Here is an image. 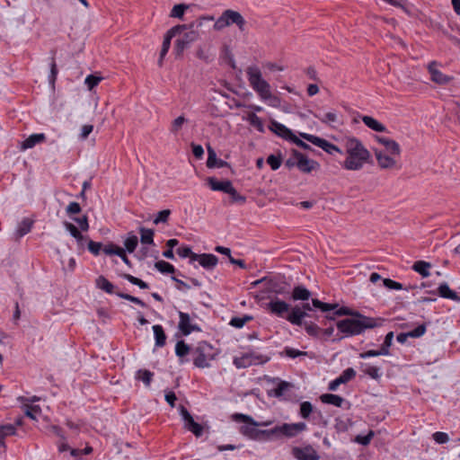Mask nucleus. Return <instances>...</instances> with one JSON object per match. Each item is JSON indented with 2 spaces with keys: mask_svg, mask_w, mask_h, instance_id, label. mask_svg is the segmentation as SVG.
<instances>
[{
  "mask_svg": "<svg viewBox=\"0 0 460 460\" xmlns=\"http://www.w3.org/2000/svg\"><path fill=\"white\" fill-rule=\"evenodd\" d=\"M379 321L381 320L367 317L357 313L354 317L346 318L337 323V329L339 332L342 334L339 339L359 335L367 329H373L379 326Z\"/></svg>",
  "mask_w": 460,
  "mask_h": 460,
  "instance_id": "obj_1",
  "label": "nucleus"
},
{
  "mask_svg": "<svg viewBox=\"0 0 460 460\" xmlns=\"http://www.w3.org/2000/svg\"><path fill=\"white\" fill-rule=\"evenodd\" d=\"M345 149L348 157L344 161L343 167L347 170H360L370 158L368 150L356 137H349L345 140Z\"/></svg>",
  "mask_w": 460,
  "mask_h": 460,
  "instance_id": "obj_2",
  "label": "nucleus"
},
{
  "mask_svg": "<svg viewBox=\"0 0 460 460\" xmlns=\"http://www.w3.org/2000/svg\"><path fill=\"white\" fill-rule=\"evenodd\" d=\"M246 73L251 86L263 101L278 100L272 95L270 84L262 78L261 72L257 66H249Z\"/></svg>",
  "mask_w": 460,
  "mask_h": 460,
  "instance_id": "obj_3",
  "label": "nucleus"
},
{
  "mask_svg": "<svg viewBox=\"0 0 460 460\" xmlns=\"http://www.w3.org/2000/svg\"><path fill=\"white\" fill-rule=\"evenodd\" d=\"M212 349V346L207 341L199 342L192 350L194 366L199 368L209 367V362L214 359Z\"/></svg>",
  "mask_w": 460,
  "mask_h": 460,
  "instance_id": "obj_4",
  "label": "nucleus"
},
{
  "mask_svg": "<svg viewBox=\"0 0 460 460\" xmlns=\"http://www.w3.org/2000/svg\"><path fill=\"white\" fill-rule=\"evenodd\" d=\"M300 136L307 140L308 142L312 143L313 145L322 148L323 151L330 155H333L334 153H339L341 155L343 154V152L335 145L330 143L324 138L319 137L317 136L310 135L307 133H301Z\"/></svg>",
  "mask_w": 460,
  "mask_h": 460,
  "instance_id": "obj_5",
  "label": "nucleus"
},
{
  "mask_svg": "<svg viewBox=\"0 0 460 460\" xmlns=\"http://www.w3.org/2000/svg\"><path fill=\"white\" fill-rule=\"evenodd\" d=\"M204 20L213 21L214 17L213 16L201 17L199 20H197L196 22H193L190 24L186 25L187 29L181 30V32L183 31H185L181 36V38H183L185 40V42H188L189 44H190L199 39V29L202 26Z\"/></svg>",
  "mask_w": 460,
  "mask_h": 460,
  "instance_id": "obj_6",
  "label": "nucleus"
},
{
  "mask_svg": "<svg viewBox=\"0 0 460 460\" xmlns=\"http://www.w3.org/2000/svg\"><path fill=\"white\" fill-rule=\"evenodd\" d=\"M266 307L270 314L281 318H286L285 314L290 310V305L277 296L270 298Z\"/></svg>",
  "mask_w": 460,
  "mask_h": 460,
  "instance_id": "obj_7",
  "label": "nucleus"
},
{
  "mask_svg": "<svg viewBox=\"0 0 460 460\" xmlns=\"http://www.w3.org/2000/svg\"><path fill=\"white\" fill-rule=\"evenodd\" d=\"M292 455L297 460H319L320 456L310 445L304 447H295Z\"/></svg>",
  "mask_w": 460,
  "mask_h": 460,
  "instance_id": "obj_8",
  "label": "nucleus"
},
{
  "mask_svg": "<svg viewBox=\"0 0 460 460\" xmlns=\"http://www.w3.org/2000/svg\"><path fill=\"white\" fill-rule=\"evenodd\" d=\"M182 29H187L186 24L176 25V26L172 27V29H170L167 31L166 36L164 37V42H163V45H162L161 52H160V62L162 61L164 57L167 54V52H168V50L170 49L171 40L173 37L181 34V30Z\"/></svg>",
  "mask_w": 460,
  "mask_h": 460,
  "instance_id": "obj_9",
  "label": "nucleus"
},
{
  "mask_svg": "<svg viewBox=\"0 0 460 460\" xmlns=\"http://www.w3.org/2000/svg\"><path fill=\"white\" fill-rule=\"evenodd\" d=\"M179 318L178 328L184 336L190 334L192 332L200 331L197 324L191 323L189 314L179 312Z\"/></svg>",
  "mask_w": 460,
  "mask_h": 460,
  "instance_id": "obj_10",
  "label": "nucleus"
},
{
  "mask_svg": "<svg viewBox=\"0 0 460 460\" xmlns=\"http://www.w3.org/2000/svg\"><path fill=\"white\" fill-rule=\"evenodd\" d=\"M229 26L235 24L241 32L246 31V21L243 16L237 11L226 9L224 11Z\"/></svg>",
  "mask_w": 460,
  "mask_h": 460,
  "instance_id": "obj_11",
  "label": "nucleus"
},
{
  "mask_svg": "<svg viewBox=\"0 0 460 460\" xmlns=\"http://www.w3.org/2000/svg\"><path fill=\"white\" fill-rule=\"evenodd\" d=\"M306 429L307 426L305 422L282 423V438H295L299 433L306 430Z\"/></svg>",
  "mask_w": 460,
  "mask_h": 460,
  "instance_id": "obj_12",
  "label": "nucleus"
},
{
  "mask_svg": "<svg viewBox=\"0 0 460 460\" xmlns=\"http://www.w3.org/2000/svg\"><path fill=\"white\" fill-rule=\"evenodd\" d=\"M436 66L437 62L435 61L430 62L428 66L431 80L438 84H448L452 81L453 77L446 74L444 75L441 71L436 68Z\"/></svg>",
  "mask_w": 460,
  "mask_h": 460,
  "instance_id": "obj_13",
  "label": "nucleus"
},
{
  "mask_svg": "<svg viewBox=\"0 0 460 460\" xmlns=\"http://www.w3.org/2000/svg\"><path fill=\"white\" fill-rule=\"evenodd\" d=\"M294 157L297 160L296 167L303 172H311L315 165H318L314 160L308 159L302 153L294 150Z\"/></svg>",
  "mask_w": 460,
  "mask_h": 460,
  "instance_id": "obj_14",
  "label": "nucleus"
},
{
  "mask_svg": "<svg viewBox=\"0 0 460 460\" xmlns=\"http://www.w3.org/2000/svg\"><path fill=\"white\" fill-rule=\"evenodd\" d=\"M307 315L308 314L305 312L301 306L296 305L294 307H290L288 315H286V319L294 325L302 326L304 323L303 320Z\"/></svg>",
  "mask_w": 460,
  "mask_h": 460,
  "instance_id": "obj_15",
  "label": "nucleus"
},
{
  "mask_svg": "<svg viewBox=\"0 0 460 460\" xmlns=\"http://www.w3.org/2000/svg\"><path fill=\"white\" fill-rule=\"evenodd\" d=\"M192 261H198L200 266L207 270L214 269L218 261L217 257L211 253L193 255Z\"/></svg>",
  "mask_w": 460,
  "mask_h": 460,
  "instance_id": "obj_16",
  "label": "nucleus"
},
{
  "mask_svg": "<svg viewBox=\"0 0 460 460\" xmlns=\"http://www.w3.org/2000/svg\"><path fill=\"white\" fill-rule=\"evenodd\" d=\"M356 376V371L352 367L346 368L336 379L330 382L328 389L336 391L340 385L346 384Z\"/></svg>",
  "mask_w": 460,
  "mask_h": 460,
  "instance_id": "obj_17",
  "label": "nucleus"
},
{
  "mask_svg": "<svg viewBox=\"0 0 460 460\" xmlns=\"http://www.w3.org/2000/svg\"><path fill=\"white\" fill-rule=\"evenodd\" d=\"M269 128L272 132H274L276 135H278L279 137H280L284 139L290 140L292 138V137H294V134L291 129H289L285 125H283L276 120L270 121V125Z\"/></svg>",
  "mask_w": 460,
  "mask_h": 460,
  "instance_id": "obj_18",
  "label": "nucleus"
},
{
  "mask_svg": "<svg viewBox=\"0 0 460 460\" xmlns=\"http://www.w3.org/2000/svg\"><path fill=\"white\" fill-rule=\"evenodd\" d=\"M207 181L212 190L228 193L233 187V184L229 180L219 181L215 177H208Z\"/></svg>",
  "mask_w": 460,
  "mask_h": 460,
  "instance_id": "obj_19",
  "label": "nucleus"
},
{
  "mask_svg": "<svg viewBox=\"0 0 460 460\" xmlns=\"http://www.w3.org/2000/svg\"><path fill=\"white\" fill-rule=\"evenodd\" d=\"M299 414L305 420H309L311 415H313L314 420L315 419V415L322 417L321 411L314 410L313 404L307 401L300 403Z\"/></svg>",
  "mask_w": 460,
  "mask_h": 460,
  "instance_id": "obj_20",
  "label": "nucleus"
},
{
  "mask_svg": "<svg viewBox=\"0 0 460 460\" xmlns=\"http://www.w3.org/2000/svg\"><path fill=\"white\" fill-rule=\"evenodd\" d=\"M376 141L383 145L386 151L389 152L392 155H399L401 153L400 146L397 142H395L393 139L385 137H376Z\"/></svg>",
  "mask_w": 460,
  "mask_h": 460,
  "instance_id": "obj_21",
  "label": "nucleus"
},
{
  "mask_svg": "<svg viewBox=\"0 0 460 460\" xmlns=\"http://www.w3.org/2000/svg\"><path fill=\"white\" fill-rule=\"evenodd\" d=\"M227 165H228V163L226 161H223L221 159H217L215 150L210 146H208L207 166L208 168H214V167L222 168V167H225Z\"/></svg>",
  "mask_w": 460,
  "mask_h": 460,
  "instance_id": "obj_22",
  "label": "nucleus"
},
{
  "mask_svg": "<svg viewBox=\"0 0 460 460\" xmlns=\"http://www.w3.org/2000/svg\"><path fill=\"white\" fill-rule=\"evenodd\" d=\"M66 229L70 233V234L76 240L77 244L80 247H84L85 243L87 242V237L83 235L81 232L77 229V227L69 222H65Z\"/></svg>",
  "mask_w": 460,
  "mask_h": 460,
  "instance_id": "obj_23",
  "label": "nucleus"
},
{
  "mask_svg": "<svg viewBox=\"0 0 460 460\" xmlns=\"http://www.w3.org/2000/svg\"><path fill=\"white\" fill-rule=\"evenodd\" d=\"M46 136L43 133L32 134L27 137L22 144V150L34 147L37 144L44 142Z\"/></svg>",
  "mask_w": 460,
  "mask_h": 460,
  "instance_id": "obj_24",
  "label": "nucleus"
},
{
  "mask_svg": "<svg viewBox=\"0 0 460 460\" xmlns=\"http://www.w3.org/2000/svg\"><path fill=\"white\" fill-rule=\"evenodd\" d=\"M375 155L378 163V165L383 169L392 168L395 165V161L391 156L384 154L382 151L376 150Z\"/></svg>",
  "mask_w": 460,
  "mask_h": 460,
  "instance_id": "obj_25",
  "label": "nucleus"
},
{
  "mask_svg": "<svg viewBox=\"0 0 460 460\" xmlns=\"http://www.w3.org/2000/svg\"><path fill=\"white\" fill-rule=\"evenodd\" d=\"M438 295L443 298L451 299L453 301H460V296L454 291L451 290L447 283H441L438 288Z\"/></svg>",
  "mask_w": 460,
  "mask_h": 460,
  "instance_id": "obj_26",
  "label": "nucleus"
},
{
  "mask_svg": "<svg viewBox=\"0 0 460 460\" xmlns=\"http://www.w3.org/2000/svg\"><path fill=\"white\" fill-rule=\"evenodd\" d=\"M361 119L367 128H371L374 131H376V132H385L386 131L385 126L384 124H382L381 122H379L378 120H376V119H374L373 117L365 115V116H362Z\"/></svg>",
  "mask_w": 460,
  "mask_h": 460,
  "instance_id": "obj_27",
  "label": "nucleus"
},
{
  "mask_svg": "<svg viewBox=\"0 0 460 460\" xmlns=\"http://www.w3.org/2000/svg\"><path fill=\"white\" fill-rule=\"evenodd\" d=\"M291 297L295 301H307L311 297V292L305 287L299 285L294 288Z\"/></svg>",
  "mask_w": 460,
  "mask_h": 460,
  "instance_id": "obj_28",
  "label": "nucleus"
},
{
  "mask_svg": "<svg viewBox=\"0 0 460 460\" xmlns=\"http://www.w3.org/2000/svg\"><path fill=\"white\" fill-rule=\"evenodd\" d=\"M259 426H252L251 424L243 425L240 429V432L253 440H260V429H257Z\"/></svg>",
  "mask_w": 460,
  "mask_h": 460,
  "instance_id": "obj_29",
  "label": "nucleus"
},
{
  "mask_svg": "<svg viewBox=\"0 0 460 460\" xmlns=\"http://www.w3.org/2000/svg\"><path fill=\"white\" fill-rule=\"evenodd\" d=\"M359 368L365 375H367L375 380L381 377L380 368L378 367L371 366L367 363H360Z\"/></svg>",
  "mask_w": 460,
  "mask_h": 460,
  "instance_id": "obj_30",
  "label": "nucleus"
},
{
  "mask_svg": "<svg viewBox=\"0 0 460 460\" xmlns=\"http://www.w3.org/2000/svg\"><path fill=\"white\" fill-rule=\"evenodd\" d=\"M320 399L323 403L332 404L337 407H341L344 402V399L341 396L333 394H324L321 395Z\"/></svg>",
  "mask_w": 460,
  "mask_h": 460,
  "instance_id": "obj_31",
  "label": "nucleus"
},
{
  "mask_svg": "<svg viewBox=\"0 0 460 460\" xmlns=\"http://www.w3.org/2000/svg\"><path fill=\"white\" fill-rule=\"evenodd\" d=\"M154 335L156 347H164L166 342V335L162 325L156 324L153 326Z\"/></svg>",
  "mask_w": 460,
  "mask_h": 460,
  "instance_id": "obj_32",
  "label": "nucleus"
},
{
  "mask_svg": "<svg viewBox=\"0 0 460 460\" xmlns=\"http://www.w3.org/2000/svg\"><path fill=\"white\" fill-rule=\"evenodd\" d=\"M96 287L108 294L114 293V285L105 277L99 276L95 280Z\"/></svg>",
  "mask_w": 460,
  "mask_h": 460,
  "instance_id": "obj_33",
  "label": "nucleus"
},
{
  "mask_svg": "<svg viewBox=\"0 0 460 460\" xmlns=\"http://www.w3.org/2000/svg\"><path fill=\"white\" fill-rule=\"evenodd\" d=\"M431 267V264L429 262L424 261H417L412 265V269L418 272L420 275H421L423 278H427L430 275L429 269Z\"/></svg>",
  "mask_w": 460,
  "mask_h": 460,
  "instance_id": "obj_34",
  "label": "nucleus"
},
{
  "mask_svg": "<svg viewBox=\"0 0 460 460\" xmlns=\"http://www.w3.org/2000/svg\"><path fill=\"white\" fill-rule=\"evenodd\" d=\"M154 376V373L147 369H139L136 372L135 378L142 381L146 387H149Z\"/></svg>",
  "mask_w": 460,
  "mask_h": 460,
  "instance_id": "obj_35",
  "label": "nucleus"
},
{
  "mask_svg": "<svg viewBox=\"0 0 460 460\" xmlns=\"http://www.w3.org/2000/svg\"><path fill=\"white\" fill-rule=\"evenodd\" d=\"M33 222L30 218H23L22 222L18 225L16 229V235L18 238L22 237L27 234L32 227Z\"/></svg>",
  "mask_w": 460,
  "mask_h": 460,
  "instance_id": "obj_36",
  "label": "nucleus"
},
{
  "mask_svg": "<svg viewBox=\"0 0 460 460\" xmlns=\"http://www.w3.org/2000/svg\"><path fill=\"white\" fill-rule=\"evenodd\" d=\"M16 427L13 424H4L0 427V447L4 446V439L7 436L14 435Z\"/></svg>",
  "mask_w": 460,
  "mask_h": 460,
  "instance_id": "obj_37",
  "label": "nucleus"
},
{
  "mask_svg": "<svg viewBox=\"0 0 460 460\" xmlns=\"http://www.w3.org/2000/svg\"><path fill=\"white\" fill-rule=\"evenodd\" d=\"M138 244V239L136 234L129 233L128 237L124 241L125 252L132 253Z\"/></svg>",
  "mask_w": 460,
  "mask_h": 460,
  "instance_id": "obj_38",
  "label": "nucleus"
},
{
  "mask_svg": "<svg viewBox=\"0 0 460 460\" xmlns=\"http://www.w3.org/2000/svg\"><path fill=\"white\" fill-rule=\"evenodd\" d=\"M140 233V241L144 244H153L154 243V230L140 227L139 228Z\"/></svg>",
  "mask_w": 460,
  "mask_h": 460,
  "instance_id": "obj_39",
  "label": "nucleus"
},
{
  "mask_svg": "<svg viewBox=\"0 0 460 460\" xmlns=\"http://www.w3.org/2000/svg\"><path fill=\"white\" fill-rule=\"evenodd\" d=\"M313 115L324 124L331 125L338 121V115L334 111H329L323 116L317 113H313Z\"/></svg>",
  "mask_w": 460,
  "mask_h": 460,
  "instance_id": "obj_40",
  "label": "nucleus"
},
{
  "mask_svg": "<svg viewBox=\"0 0 460 460\" xmlns=\"http://www.w3.org/2000/svg\"><path fill=\"white\" fill-rule=\"evenodd\" d=\"M247 120L249 121L250 125L255 128L259 132H264L262 120L255 113H249L247 116Z\"/></svg>",
  "mask_w": 460,
  "mask_h": 460,
  "instance_id": "obj_41",
  "label": "nucleus"
},
{
  "mask_svg": "<svg viewBox=\"0 0 460 460\" xmlns=\"http://www.w3.org/2000/svg\"><path fill=\"white\" fill-rule=\"evenodd\" d=\"M312 304L314 308L320 309L322 312H329L338 307L337 304H328L320 301L319 299H312Z\"/></svg>",
  "mask_w": 460,
  "mask_h": 460,
  "instance_id": "obj_42",
  "label": "nucleus"
},
{
  "mask_svg": "<svg viewBox=\"0 0 460 460\" xmlns=\"http://www.w3.org/2000/svg\"><path fill=\"white\" fill-rule=\"evenodd\" d=\"M185 426L186 428L191 431L196 437H200L203 433V428L200 424H199L198 422H196L193 418L189 420V421H187L185 423Z\"/></svg>",
  "mask_w": 460,
  "mask_h": 460,
  "instance_id": "obj_43",
  "label": "nucleus"
},
{
  "mask_svg": "<svg viewBox=\"0 0 460 460\" xmlns=\"http://www.w3.org/2000/svg\"><path fill=\"white\" fill-rule=\"evenodd\" d=\"M155 267L157 270H159L162 273H174L175 272L174 266L167 261H156L155 264Z\"/></svg>",
  "mask_w": 460,
  "mask_h": 460,
  "instance_id": "obj_44",
  "label": "nucleus"
},
{
  "mask_svg": "<svg viewBox=\"0 0 460 460\" xmlns=\"http://www.w3.org/2000/svg\"><path fill=\"white\" fill-rule=\"evenodd\" d=\"M250 358L249 356L245 354H243V356L239 357V358H234V365L237 367V368H246V367H249L250 366L252 365V362L250 360Z\"/></svg>",
  "mask_w": 460,
  "mask_h": 460,
  "instance_id": "obj_45",
  "label": "nucleus"
},
{
  "mask_svg": "<svg viewBox=\"0 0 460 460\" xmlns=\"http://www.w3.org/2000/svg\"><path fill=\"white\" fill-rule=\"evenodd\" d=\"M393 339H394L393 332H390L385 335V341L380 348V351H381L382 355L387 356L390 354L389 348L391 347V345L393 343Z\"/></svg>",
  "mask_w": 460,
  "mask_h": 460,
  "instance_id": "obj_46",
  "label": "nucleus"
},
{
  "mask_svg": "<svg viewBox=\"0 0 460 460\" xmlns=\"http://www.w3.org/2000/svg\"><path fill=\"white\" fill-rule=\"evenodd\" d=\"M190 353V347L184 341H179L175 346V354L179 358H183Z\"/></svg>",
  "mask_w": 460,
  "mask_h": 460,
  "instance_id": "obj_47",
  "label": "nucleus"
},
{
  "mask_svg": "<svg viewBox=\"0 0 460 460\" xmlns=\"http://www.w3.org/2000/svg\"><path fill=\"white\" fill-rule=\"evenodd\" d=\"M252 319L251 315H243V317H233L230 321V325L234 328H242L246 323Z\"/></svg>",
  "mask_w": 460,
  "mask_h": 460,
  "instance_id": "obj_48",
  "label": "nucleus"
},
{
  "mask_svg": "<svg viewBox=\"0 0 460 460\" xmlns=\"http://www.w3.org/2000/svg\"><path fill=\"white\" fill-rule=\"evenodd\" d=\"M246 355L251 357L250 360L252 362V365L263 364L268 362L270 359L267 356L256 352H249L246 353Z\"/></svg>",
  "mask_w": 460,
  "mask_h": 460,
  "instance_id": "obj_49",
  "label": "nucleus"
},
{
  "mask_svg": "<svg viewBox=\"0 0 460 460\" xmlns=\"http://www.w3.org/2000/svg\"><path fill=\"white\" fill-rule=\"evenodd\" d=\"M123 278L125 279H127L128 281H129L131 284L136 285V286L139 287L142 289H146V288H149V286H148V284L146 282H145L142 279H138L137 277H134V276H132L130 274H124Z\"/></svg>",
  "mask_w": 460,
  "mask_h": 460,
  "instance_id": "obj_50",
  "label": "nucleus"
},
{
  "mask_svg": "<svg viewBox=\"0 0 460 460\" xmlns=\"http://www.w3.org/2000/svg\"><path fill=\"white\" fill-rule=\"evenodd\" d=\"M176 252L177 254L181 257V258H187L189 257L190 258V262L192 263L194 262V261H192V256L193 255H197V253H194L192 251H191V248L189 247V246H181V247H179L177 250H176Z\"/></svg>",
  "mask_w": 460,
  "mask_h": 460,
  "instance_id": "obj_51",
  "label": "nucleus"
},
{
  "mask_svg": "<svg viewBox=\"0 0 460 460\" xmlns=\"http://www.w3.org/2000/svg\"><path fill=\"white\" fill-rule=\"evenodd\" d=\"M186 122V119L183 116H179L176 118L171 125L170 131L173 135H177L179 130L181 128L182 125Z\"/></svg>",
  "mask_w": 460,
  "mask_h": 460,
  "instance_id": "obj_52",
  "label": "nucleus"
},
{
  "mask_svg": "<svg viewBox=\"0 0 460 460\" xmlns=\"http://www.w3.org/2000/svg\"><path fill=\"white\" fill-rule=\"evenodd\" d=\"M81 211L82 208L80 204L75 201L70 202L66 208V213L71 219L74 217V215L79 214Z\"/></svg>",
  "mask_w": 460,
  "mask_h": 460,
  "instance_id": "obj_53",
  "label": "nucleus"
},
{
  "mask_svg": "<svg viewBox=\"0 0 460 460\" xmlns=\"http://www.w3.org/2000/svg\"><path fill=\"white\" fill-rule=\"evenodd\" d=\"M116 295L120 297V298H123L125 300H128V301H130L132 303H135L142 307H146V305L145 302H143L141 299H139L138 297H136V296H133L131 295H128V294H126V293H122V292H117Z\"/></svg>",
  "mask_w": 460,
  "mask_h": 460,
  "instance_id": "obj_54",
  "label": "nucleus"
},
{
  "mask_svg": "<svg viewBox=\"0 0 460 460\" xmlns=\"http://www.w3.org/2000/svg\"><path fill=\"white\" fill-rule=\"evenodd\" d=\"M188 9V5L184 4H175L171 12L172 17L182 18L184 12Z\"/></svg>",
  "mask_w": 460,
  "mask_h": 460,
  "instance_id": "obj_55",
  "label": "nucleus"
},
{
  "mask_svg": "<svg viewBox=\"0 0 460 460\" xmlns=\"http://www.w3.org/2000/svg\"><path fill=\"white\" fill-rule=\"evenodd\" d=\"M290 384L286 381L279 383L277 387L273 390V394L276 397H281L285 394V392L289 388Z\"/></svg>",
  "mask_w": 460,
  "mask_h": 460,
  "instance_id": "obj_56",
  "label": "nucleus"
},
{
  "mask_svg": "<svg viewBox=\"0 0 460 460\" xmlns=\"http://www.w3.org/2000/svg\"><path fill=\"white\" fill-rule=\"evenodd\" d=\"M102 78L101 76L89 75L86 76L84 84L87 85L89 90H93L102 81Z\"/></svg>",
  "mask_w": 460,
  "mask_h": 460,
  "instance_id": "obj_57",
  "label": "nucleus"
},
{
  "mask_svg": "<svg viewBox=\"0 0 460 460\" xmlns=\"http://www.w3.org/2000/svg\"><path fill=\"white\" fill-rule=\"evenodd\" d=\"M40 412V408L38 405H34V406L25 405L24 406L25 415L31 420H36V415Z\"/></svg>",
  "mask_w": 460,
  "mask_h": 460,
  "instance_id": "obj_58",
  "label": "nucleus"
},
{
  "mask_svg": "<svg viewBox=\"0 0 460 460\" xmlns=\"http://www.w3.org/2000/svg\"><path fill=\"white\" fill-rule=\"evenodd\" d=\"M228 26H229L228 21L226 20L225 13L223 12L222 14L217 18V20L214 23V30L221 31L224 28L228 27Z\"/></svg>",
  "mask_w": 460,
  "mask_h": 460,
  "instance_id": "obj_59",
  "label": "nucleus"
},
{
  "mask_svg": "<svg viewBox=\"0 0 460 460\" xmlns=\"http://www.w3.org/2000/svg\"><path fill=\"white\" fill-rule=\"evenodd\" d=\"M228 26H229L228 21L226 20L225 13L223 12L222 14L217 18V20L214 23V30L221 31L224 28L228 27Z\"/></svg>",
  "mask_w": 460,
  "mask_h": 460,
  "instance_id": "obj_60",
  "label": "nucleus"
},
{
  "mask_svg": "<svg viewBox=\"0 0 460 460\" xmlns=\"http://www.w3.org/2000/svg\"><path fill=\"white\" fill-rule=\"evenodd\" d=\"M190 44L188 42H185V40L183 38H179L176 40L175 41V46H174V51L176 53L177 56H180L181 55V53L183 52V50L188 48Z\"/></svg>",
  "mask_w": 460,
  "mask_h": 460,
  "instance_id": "obj_61",
  "label": "nucleus"
},
{
  "mask_svg": "<svg viewBox=\"0 0 460 460\" xmlns=\"http://www.w3.org/2000/svg\"><path fill=\"white\" fill-rule=\"evenodd\" d=\"M87 246L89 252L95 256L99 255L101 250L102 249V243L93 242L92 240L87 241Z\"/></svg>",
  "mask_w": 460,
  "mask_h": 460,
  "instance_id": "obj_62",
  "label": "nucleus"
},
{
  "mask_svg": "<svg viewBox=\"0 0 460 460\" xmlns=\"http://www.w3.org/2000/svg\"><path fill=\"white\" fill-rule=\"evenodd\" d=\"M227 194L230 195L232 202L243 204L246 201V198L239 194L234 186L231 188Z\"/></svg>",
  "mask_w": 460,
  "mask_h": 460,
  "instance_id": "obj_63",
  "label": "nucleus"
},
{
  "mask_svg": "<svg viewBox=\"0 0 460 460\" xmlns=\"http://www.w3.org/2000/svg\"><path fill=\"white\" fill-rule=\"evenodd\" d=\"M281 157L274 155H270L267 158V163L270 164L272 170H278L281 165Z\"/></svg>",
  "mask_w": 460,
  "mask_h": 460,
  "instance_id": "obj_64",
  "label": "nucleus"
}]
</instances>
